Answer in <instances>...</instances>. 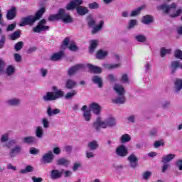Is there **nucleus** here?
Instances as JSON below:
<instances>
[{"instance_id": "f257e3e1", "label": "nucleus", "mask_w": 182, "mask_h": 182, "mask_svg": "<svg viewBox=\"0 0 182 182\" xmlns=\"http://www.w3.org/2000/svg\"><path fill=\"white\" fill-rule=\"evenodd\" d=\"M176 8L177 4L176 3H172L171 4H164L157 6L156 9H158V11H161L163 14H165L166 15H169L171 18H177L181 15L182 9H178L176 10Z\"/></svg>"}, {"instance_id": "f03ea898", "label": "nucleus", "mask_w": 182, "mask_h": 182, "mask_svg": "<svg viewBox=\"0 0 182 182\" xmlns=\"http://www.w3.org/2000/svg\"><path fill=\"white\" fill-rule=\"evenodd\" d=\"M116 119L108 118L105 121L102 120V117H97L95 122L92 123V127L96 132H100V129H107V127H114L116 126Z\"/></svg>"}, {"instance_id": "7ed1b4c3", "label": "nucleus", "mask_w": 182, "mask_h": 182, "mask_svg": "<svg viewBox=\"0 0 182 182\" xmlns=\"http://www.w3.org/2000/svg\"><path fill=\"white\" fill-rule=\"evenodd\" d=\"M45 12H46V8H45V6L41 7L36 13L35 16L30 15L23 18L19 26H26V25H30L32 26L35 22L39 21V19L43 16V14H45Z\"/></svg>"}, {"instance_id": "20e7f679", "label": "nucleus", "mask_w": 182, "mask_h": 182, "mask_svg": "<svg viewBox=\"0 0 182 182\" xmlns=\"http://www.w3.org/2000/svg\"><path fill=\"white\" fill-rule=\"evenodd\" d=\"M59 20L63 21L64 23H72L73 22V18H72L70 14H66L65 9H60L57 14H51L48 18L50 22Z\"/></svg>"}, {"instance_id": "39448f33", "label": "nucleus", "mask_w": 182, "mask_h": 182, "mask_svg": "<svg viewBox=\"0 0 182 182\" xmlns=\"http://www.w3.org/2000/svg\"><path fill=\"white\" fill-rule=\"evenodd\" d=\"M53 92H47L43 97L44 102H53V100H58V99H62L65 96V92L62 90L58 89V87L53 86L52 87Z\"/></svg>"}, {"instance_id": "423d86ee", "label": "nucleus", "mask_w": 182, "mask_h": 182, "mask_svg": "<svg viewBox=\"0 0 182 182\" xmlns=\"http://www.w3.org/2000/svg\"><path fill=\"white\" fill-rule=\"evenodd\" d=\"M87 24L90 28H93L92 30V35L97 33L100 31H102L103 28V25H105V21L103 20L100 21L98 26H96V20L93 18H90L87 21Z\"/></svg>"}, {"instance_id": "0eeeda50", "label": "nucleus", "mask_w": 182, "mask_h": 182, "mask_svg": "<svg viewBox=\"0 0 182 182\" xmlns=\"http://www.w3.org/2000/svg\"><path fill=\"white\" fill-rule=\"evenodd\" d=\"M9 140V135L8 134H3L0 139L1 143H5L3 145V147H6V149H12L15 144H18V139H11Z\"/></svg>"}, {"instance_id": "6e6552de", "label": "nucleus", "mask_w": 182, "mask_h": 182, "mask_svg": "<svg viewBox=\"0 0 182 182\" xmlns=\"http://www.w3.org/2000/svg\"><path fill=\"white\" fill-rule=\"evenodd\" d=\"M45 25H46V19L43 18L38 23L36 27L33 28V32H35L36 33H41V32L49 31L50 27Z\"/></svg>"}, {"instance_id": "1a4fd4ad", "label": "nucleus", "mask_w": 182, "mask_h": 182, "mask_svg": "<svg viewBox=\"0 0 182 182\" xmlns=\"http://www.w3.org/2000/svg\"><path fill=\"white\" fill-rule=\"evenodd\" d=\"M127 161H129V166L134 170L139 167V158L136 156V154L132 153L128 157Z\"/></svg>"}, {"instance_id": "9d476101", "label": "nucleus", "mask_w": 182, "mask_h": 182, "mask_svg": "<svg viewBox=\"0 0 182 182\" xmlns=\"http://www.w3.org/2000/svg\"><path fill=\"white\" fill-rule=\"evenodd\" d=\"M55 159V155L52 151H48L47 153L44 154L41 158V163L43 164H50L53 162Z\"/></svg>"}, {"instance_id": "9b49d317", "label": "nucleus", "mask_w": 182, "mask_h": 182, "mask_svg": "<svg viewBox=\"0 0 182 182\" xmlns=\"http://www.w3.org/2000/svg\"><path fill=\"white\" fill-rule=\"evenodd\" d=\"M115 153L118 157H126L129 154V149L124 145L117 147Z\"/></svg>"}, {"instance_id": "f8f14e48", "label": "nucleus", "mask_w": 182, "mask_h": 182, "mask_svg": "<svg viewBox=\"0 0 182 182\" xmlns=\"http://www.w3.org/2000/svg\"><path fill=\"white\" fill-rule=\"evenodd\" d=\"M88 110H90V112H92V113L97 116H100V114H102V107H100V105L96 102L91 103Z\"/></svg>"}, {"instance_id": "ddd939ff", "label": "nucleus", "mask_w": 182, "mask_h": 182, "mask_svg": "<svg viewBox=\"0 0 182 182\" xmlns=\"http://www.w3.org/2000/svg\"><path fill=\"white\" fill-rule=\"evenodd\" d=\"M14 148H10V152L9 154V157L11 159H14V157H16L18 154H21L22 153V147L20 145L15 144Z\"/></svg>"}, {"instance_id": "4468645a", "label": "nucleus", "mask_w": 182, "mask_h": 182, "mask_svg": "<svg viewBox=\"0 0 182 182\" xmlns=\"http://www.w3.org/2000/svg\"><path fill=\"white\" fill-rule=\"evenodd\" d=\"M81 111L83 112L82 113L83 119L85 122H90V120H92V112L89 109H87V105L82 106V107L81 108Z\"/></svg>"}, {"instance_id": "2eb2a0df", "label": "nucleus", "mask_w": 182, "mask_h": 182, "mask_svg": "<svg viewBox=\"0 0 182 182\" xmlns=\"http://www.w3.org/2000/svg\"><path fill=\"white\" fill-rule=\"evenodd\" d=\"M64 169H62L61 171L58 169H53L50 172V177L51 180H58L62 178L63 174Z\"/></svg>"}, {"instance_id": "dca6fc26", "label": "nucleus", "mask_w": 182, "mask_h": 182, "mask_svg": "<svg viewBox=\"0 0 182 182\" xmlns=\"http://www.w3.org/2000/svg\"><path fill=\"white\" fill-rule=\"evenodd\" d=\"M82 69H83V65L77 64L68 69V76H73L75 73H77V72H80V70H82Z\"/></svg>"}, {"instance_id": "f3484780", "label": "nucleus", "mask_w": 182, "mask_h": 182, "mask_svg": "<svg viewBox=\"0 0 182 182\" xmlns=\"http://www.w3.org/2000/svg\"><path fill=\"white\" fill-rule=\"evenodd\" d=\"M6 18L8 21H12L16 18V7L12 6L11 9L7 11Z\"/></svg>"}, {"instance_id": "a211bd4d", "label": "nucleus", "mask_w": 182, "mask_h": 182, "mask_svg": "<svg viewBox=\"0 0 182 182\" xmlns=\"http://www.w3.org/2000/svg\"><path fill=\"white\" fill-rule=\"evenodd\" d=\"M173 92L174 93H180L182 90V79L176 78L173 82Z\"/></svg>"}, {"instance_id": "6ab92c4d", "label": "nucleus", "mask_w": 182, "mask_h": 182, "mask_svg": "<svg viewBox=\"0 0 182 182\" xmlns=\"http://www.w3.org/2000/svg\"><path fill=\"white\" fill-rule=\"evenodd\" d=\"M23 143H24V144H36V143H38V139H36V137L35 136H26L23 137L22 139Z\"/></svg>"}, {"instance_id": "aec40b11", "label": "nucleus", "mask_w": 182, "mask_h": 182, "mask_svg": "<svg viewBox=\"0 0 182 182\" xmlns=\"http://www.w3.org/2000/svg\"><path fill=\"white\" fill-rule=\"evenodd\" d=\"M92 82L94 85H97L100 89L103 87V78L100 75H95L92 78Z\"/></svg>"}, {"instance_id": "412c9836", "label": "nucleus", "mask_w": 182, "mask_h": 182, "mask_svg": "<svg viewBox=\"0 0 182 182\" xmlns=\"http://www.w3.org/2000/svg\"><path fill=\"white\" fill-rule=\"evenodd\" d=\"M8 106H11L12 107H18L21 106V99L19 98H11L6 101Z\"/></svg>"}, {"instance_id": "4be33fe9", "label": "nucleus", "mask_w": 182, "mask_h": 182, "mask_svg": "<svg viewBox=\"0 0 182 182\" xmlns=\"http://www.w3.org/2000/svg\"><path fill=\"white\" fill-rule=\"evenodd\" d=\"M114 90L117 93L118 96H124L126 93V90H124L123 85L119 84H115L114 86Z\"/></svg>"}, {"instance_id": "5701e85b", "label": "nucleus", "mask_w": 182, "mask_h": 182, "mask_svg": "<svg viewBox=\"0 0 182 182\" xmlns=\"http://www.w3.org/2000/svg\"><path fill=\"white\" fill-rule=\"evenodd\" d=\"M76 11L77 15L80 16H85V15H87V14H89V9L83 6H77Z\"/></svg>"}, {"instance_id": "b1692460", "label": "nucleus", "mask_w": 182, "mask_h": 182, "mask_svg": "<svg viewBox=\"0 0 182 182\" xmlns=\"http://www.w3.org/2000/svg\"><path fill=\"white\" fill-rule=\"evenodd\" d=\"M47 115L48 117H52V116H55L56 114H59L60 113V109L56 108L52 109V107L50 105H48L47 107Z\"/></svg>"}, {"instance_id": "393cba45", "label": "nucleus", "mask_w": 182, "mask_h": 182, "mask_svg": "<svg viewBox=\"0 0 182 182\" xmlns=\"http://www.w3.org/2000/svg\"><path fill=\"white\" fill-rule=\"evenodd\" d=\"M87 147L91 150V151H95L99 149V141L96 140L90 141L87 143Z\"/></svg>"}, {"instance_id": "a878e982", "label": "nucleus", "mask_w": 182, "mask_h": 182, "mask_svg": "<svg viewBox=\"0 0 182 182\" xmlns=\"http://www.w3.org/2000/svg\"><path fill=\"white\" fill-rule=\"evenodd\" d=\"M77 82L72 79H68L65 81V88L68 89V90H72V89H75Z\"/></svg>"}, {"instance_id": "bb28decb", "label": "nucleus", "mask_w": 182, "mask_h": 182, "mask_svg": "<svg viewBox=\"0 0 182 182\" xmlns=\"http://www.w3.org/2000/svg\"><path fill=\"white\" fill-rule=\"evenodd\" d=\"M87 68H89L90 72H91V73L100 74L103 71L102 68L93 65L92 64H88Z\"/></svg>"}, {"instance_id": "cd10ccee", "label": "nucleus", "mask_w": 182, "mask_h": 182, "mask_svg": "<svg viewBox=\"0 0 182 182\" xmlns=\"http://www.w3.org/2000/svg\"><path fill=\"white\" fill-rule=\"evenodd\" d=\"M64 55H65V53L63 51L55 53L50 56V60H52L53 62L60 60V59L63 58Z\"/></svg>"}, {"instance_id": "c85d7f7f", "label": "nucleus", "mask_w": 182, "mask_h": 182, "mask_svg": "<svg viewBox=\"0 0 182 182\" xmlns=\"http://www.w3.org/2000/svg\"><path fill=\"white\" fill-rule=\"evenodd\" d=\"M98 45H99V41L92 40L90 42L89 53L91 54L94 53L95 50H96V48H97Z\"/></svg>"}, {"instance_id": "c756f323", "label": "nucleus", "mask_w": 182, "mask_h": 182, "mask_svg": "<svg viewBox=\"0 0 182 182\" xmlns=\"http://www.w3.org/2000/svg\"><path fill=\"white\" fill-rule=\"evenodd\" d=\"M112 100V103L115 105H124L126 103V97L124 95H119V97Z\"/></svg>"}, {"instance_id": "7c9ffc66", "label": "nucleus", "mask_w": 182, "mask_h": 182, "mask_svg": "<svg viewBox=\"0 0 182 182\" xmlns=\"http://www.w3.org/2000/svg\"><path fill=\"white\" fill-rule=\"evenodd\" d=\"M176 157V154H170L168 155H166L165 156L162 157L161 163L164 164H167L168 163H170L173 159Z\"/></svg>"}, {"instance_id": "2f4dec72", "label": "nucleus", "mask_w": 182, "mask_h": 182, "mask_svg": "<svg viewBox=\"0 0 182 182\" xmlns=\"http://www.w3.org/2000/svg\"><path fill=\"white\" fill-rule=\"evenodd\" d=\"M57 166H64V167H68L70 164V161L65 159L60 158L56 161Z\"/></svg>"}, {"instance_id": "473e14b6", "label": "nucleus", "mask_w": 182, "mask_h": 182, "mask_svg": "<svg viewBox=\"0 0 182 182\" xmlns=\"http://www.w3.org/2000/svg\"><path fill=\"white\" fill-rule=\"evenodd\" d=\"M107 55H109V53L107 51L103 50H99L97 52L96 58L97 59L102 60V59H105V58H106Z\"/></svg>"}, {"instance_id": "72a5a7b5", "label": "nucleus", "mask_w": 182, "mask_h": 182, "mask_svg": "<svg viewBox=\"0 0 182 182\" xmlns=\"http://www.w3.org/2000/svg\"><path fill=\"white\" fill-rule=\"evenodd\" d=\"M153 21H154V19L150 15H146L142 18V22L145 25H150V23H152Z\"/></svg>"}, {"instance_id": "f704fd0d", "label": "nucleus", "mask_w": 182, "mask_h": 182, "mask_svg": "<svg viewBox=\"0 0 182 182\" xmlns=\"http://www.w3.org/2000/svg\"><path fill=\"white\" fill-rule=\"evenodd\" d=\"M43 128L41 126L37 127L36 129V136L38 139H42L43 137Z\"/></svg>"}, {"instance_id": "c9c22d12", "label": "nucleus", "mask_w": 182, "mask_h": 182, "mask_svg": "<svg viewBox=\"0 0 182 182\" xmlns=\"http://www.w3.org/2000/svg\"><path fill=\"white\" fill-rule=\"evenodd\" d=\"M134 39L136 42H141V43H144L147 41V38L143 34H137L134 36Z\"/></svg>"}, {"instance_id": "e433bc0d", "label": "nucleus", "mask_w": 182, "mask_h": 182, "mask_svg": "<svg viewBox=\"0 0 182 182\" xmlns=\"http://www.w3.org/2000/svg\"><path fill=\"white\" fill-rule=\"evenodd\" d=\"M77 95V92L76 90H71L66 93V95H65V99L66 100H70V99H73V97H75V96H76Z\"/></svg>"}, {"instance_id": "4c0bfd02", "label": "nucleus", "mask_w": 182, "mask_h": 182, "mask_svg": "<svg viewBox=\"0 0 182 182\" xmlns=\"http://www.w3.org/2000/svg\"><path fill=\"white\" fill-rule=\"evenodd\" d=\"M132 140V136L128 134H123L120 138V141L122 144H124V143H129Z\"/></svg>"}, {"instance_id": "58836bf2", "label": "nucleus", "mask_w": 182, "mask_h": 182, "mask_svg": "<svg viewBox=\"0 0 182 182\" xmlns=\"http://www.w3.org/2000/svg\"><path fill=\"white\" fill-rule=\"evenodd\" d=\"M121 83H124L129 85L130 83V79L129 78V75L124 73L122 75L120 78Z\"/></svg>"}, {"instance_id": "ea45409f", "label": "nucleus", "mask_w": 182, "mask_h": 182, "mask_svg": "<svg viewBox=\"0 0 182 182\" xmlns=\"http://www.w3.org/2000/svg\"><path fill=\"white\" fill-rule=\"evenodd\" d=\"M143 9H144V6H141V7L137 8L135 10H133L130 14V16L132 18H133L134 16H137V15H140V12H141V11H143Z\"/></svg>"}, {"instance_id": "a19ab883", "label": "nucleus", "mask_w": 182, "mask_h": 182, "mask_svg": "<svg viewBox=\"0 0 182 182\" xmlns=\"http://www.w3.org/2000/svg\"><path fill=\"white\" fill-rule=\"evenodd\" d=\"M6 73L8 76H12L15 73V67L14 65H9L6 69Z\"/></svg>"}, {"instance_id": "79ce46f5", "label": "nucleus", "mask_w": 182, "mask_h": 182, "mask_svg": "<svg viewBox=\"0 0 182 182\" xmlns=\"http://www.w3.org/2000/svg\"><path fill=\"white\" fill-rule=\"evenodd\" d=\"M137 26V20L136 19H131L129 20L127 26V29H134V27Z\"/></svg>"}, {"instance_id": "37998d69", "label": "nucleus", "mask_w": 182, "mask_h": 182, "mask_svg": "<svg viewBox=\"0 0 182 182\" xmlns=\"http://www.w3.org/2000/svg\"><path fill=\"white\" fill-rule=\"evenodd\" d=\"M70 42V37H66L61 45V49H63V50H65V49H66L67 46H69V43Z\"/></svg>"}, {"instance_id": "c03bdc74", "label": "nucleus", "mask_w": 182, "mask_h": 182, "mask_svg": "<svg viewBox=\"0 0 182 182\" xmlns=\"http://www.w3.org/2000/svg\"><path fill=\"white\" fill-rule=\"evenodd\" d=\"M18 38H21L20 31H16L10 35V39H11V41H16Z\"/></svg>"}, {"instance_id": "a18cd8bd", "label": "nucleus", "mask_w": 182, "mask_h": 182, "mask_svg": "<svg viewBox=\"0 0 182 182\" xmlns=\"http://www.w3.org/2000/svg\"><path fill=\"white\" fill-rule=\"evenodd\" d=\"M95 156H96V154H95V152H93V151L87 150L85 151V157H86V159H88L89 160H90L92 159H95Z\"/></svg>"}, {"instance_id": "49530a36", "label": "nucleus", "mask_w": 182, "mask_h": 182, "mask_svg": "<svg viewBox=\"0 0 182 182\" xmlns=\"http://www.w3.org/2000/svg\"><path fill=\"white\" fill-rule=\"evenodd\" d=\"M32 171H33V168L32 166L28 165L26 166L24 169H21L20 173H21V174H26V173H32Z\"/></svg>"}, {"instance_id": "de8ad7c7", "label": "nucleus", "mask_w": 182, "mask_h": 182, "mask_svg": "<svg viewBox=\"0 0 182 182\" xmlns=\"http://www.w3.org/2000/svg\"><path fill=\"white\" fill-rule=\"evenodd\" d=\"M23 48V42L18 41L14 45V50L16 52H19Z\"/></svg>"}, {"instance_id": "09e8293b", "label": "nucleus", "mask_w": 182, "mask_h": 182, "mask_svg": "<svg viewBox=\"0 0 182 182\" xmlns=\"http://www.w3.org/2000/svg\"><path fill=\"white\" fill-rule=\"evenodd\" d=\"M171 102L170 101H163L160 104V107L164 110H166L170 107Z\"/></svg>"}, {"instance_id": "8fccbe9b", "label": "nucleus", "mask_w": 182, "mask_h": 182, "mask_svg": "<svg viewBox=\"0 0 182 182\" xmlns=\"http://www.w3.org/2000/svg\"><path fill=\"white\" fill-rule=\"evenodd\" d=\"M171 53V49H166L165 48H161V57L164 58L166 55Z\"/></svg>"}, {"instance_id": "3c124183", "label": "nucleus", "mask_w": 182, "mask_h": 182, "mask_svg": "<svg viewBox=\"0 0 182 182\" xmlns=\"http://www.w3.org/2000/svg\"><path fill=\"white\" fill-rule=\"evenodd\" d=\"M69 50H71L72 52H77L79 50V48L76 46V43L72 42L70 43V46L68 47Z\"/></svg>"}, {"instance_id": "603ef678", "label": "nucleus", "mask_w": 182, "mask_h": 182, "mask_svg": "<svg viewBox=\"0 0 182 182\" xmlns=\"http://www.w3.org/2000/svg\"><path fill=\"white\" fill-rule=\"evenodd\" d=\"M73 9H76V6H75V4L71 0L70 3H68L66 6V10L67 11H73Z\"/></svg>"}, {"instance_id": "864d4df0", "label": "nucleus", "mask_w": 182, "mask_h": 182, "mask_svg": "<svg viewBox=\"0 0 182 182\" xmlns=\"http://www.w3.org/2000/svg\"><path fill=\"white\" fill-rule=\"evenodd\" d=\"M174 58L176 59H179L182 60V50H176L174 51Z\"/></svg>"}, {"instance_id": "5fc2aeb1", "label": "nucleus", "mask_w": 182, "mask_h": 182, "mask_svg": "<svg viewBox=\"0 0 182 182\" xmlns=\"http://www.w3.org/2000/svg\"><path fill=\"white\" fill-rule=\"evenodd\" d=\"M88 8L90 9H99L100 8V5L97 2H92L88 4Z\"/></svg>"}, {"instance_id": "6e6d98bb", "label": "nucleus", "mask_w": 182, "mask_h": 182, "mask_svg": "<svg viewBox=\"0 0 182 182\" xmlns=\"http://www.w3.org/2000/svg\"><path fill=\"white\" fill-rule=\"evenodd\" d=\"M41 123L44 129H49V119L48 118H43Z\"/></svg>"}, {"instance_id": "4d7b16f0", "label": "nucleus", "mask_w": 182, "mask_h": 182, "mask_svg": "<svg viewBox=\"0 0 182 182\" xmlns=\"http://www.w3.org/2000/svg\"><path fill=\"white\" fill-rule=\"evenodd\" d=\"M6 42V37L5 36V35H1V39H0V49H2V48L5 46Z\"/></svg>"}, {"instance_id": "13d9d810", "label": "nucleus", "mask_w": 182, "mask_h": 182, "mask_svg": "<svg viewBox=\"0 0 182 182\" xmlns=\"http://www.w3.org/2000/svg\"><path fill=\"white\" fill-rule=\"evenodd\" d=\"M80 167H82V164L80 162L74 163L73 166V171H77Z\"/></svg>"}, {"instance_id": "bf43d9fd", "label": "nucleus", "mask_w": 182, "mask_h": 182, "mask_svg": "<svg viewBox=\"0 0 182 182\" xmlns=\"http://www.w3.org/2000/svg\"><path fill=\"white\" fill-rule=\"evenodd\" d=\"M29 153H30V154H33L34 156H36V154H39L40 151H39V149H38L35 147H31V148H30Z\"/></svg>"}, {"instance_id": "052dcab7", "label": "nucleus", "mask_w": 182, "mask_h": 182, "mask_svg": "<svg viewBox=\"0 0 182 182\" xmlns=\"http://www.w3.org/2000/svg\"><path fill=\"white\" fill-rule=\"evenodd\" d=\"M107 78L108 79V80H109V82H117V78L116 76H114V75L113 74H109L107 75Z\"/></svg>"}, {"instance_id": "680f3d73", "label": "nucleus", "mask_w": 182, "mask_h": 182, "mask_svg": "<svg viewBox=\"0 0 182 182\" xmlns=\"http://www.w3.org/2000/svg\"><path fill=\"white\" fill-rule=\"evenodd\" d=\"M161 146H164V141H163V140L156 141L154 144L155 149H159Z\"/></svg>"}, {"instance_id": "e2e57ef3", "label": "nucleus", "mask_w": 182, "mask_h": 182, "mask_svg": "<svg viewBox=\"0 0 182 182\" xmlns=\"http://www.w3.org/2000/svg\"><path fill=\"white\" fill-rule=\"evenodd\" d=\"M74 6H75V9H77V6H81L82 4H83V0H72Z\"/></svg>"}, {"instance_id": "0e129e2a", "label": "nucleus", "mask_w": 182, "mask_h": 182, "mask_svg": "<svg viewBox=\"0 0 182 182\" xmlns=\"http://www.w3.org/2000/svg\"><path fill=\"white\" fill-rule=\"evenodd\" d=\"M14 60H16V62L17 63L22 62V56L20 55L19 53H14Z\"/></svg>"}, {"instance_id": "69168bd1", "label": "nucleus", "mask_w": 182, "mask_h": 182, "mask_svg": "<svg viewBox=\"0 0 182 182\" xmlns=\"http://www.w3.org/2000/svg\"><path fill=\"white\" fill-rule=\"evenodd\" d=\"M151 176V172L146 171L143 173L142 177H143L144 180H149V178H150Z\"/></svg>"}, {"instance_id": "338daca9", "label": "nucleus", "mask_w": 182, "mask_h": 182, "mask_svg": "<svg viewBox=\"0 0 182 182\" xmlns=\"http://www.w3.org/2000/svg\"><path fill=\"white\" fill-rule=\"evenodd\" d=\"M31 180L33 182H42L43 179L41 177L32 176Z\"/></svg>"}, {"instance_id": "774afa93", "label": "nucleus", "mask_w": 182, "mask_h": 182, "mask_svg": "<svg viewBox=\"0 0 182 182\" xmlns=\"http://www.w3.org/2000/svg\"><path fill=\"white\" fill-rule=\"evenodd\" d=\"M176 167H178V170L182 171V159H179L176 163Z\"/></svg>"}]
</instances>
